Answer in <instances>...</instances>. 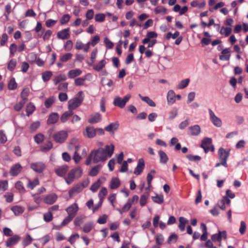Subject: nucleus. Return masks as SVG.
Wrapping results in <instances>:
<instances>
[{
  "label": "nucleus",
  "instance_id": "nucleus-6",
  "mask_svg": "<svg viewBox=\"0 0 248 248\" xmlns=\"http://www.w3.org/2000/svg\"><path fill=\"white\" fill-rule=\"evenodd\" d=\"M210 120L213 125L217 127H220L222 125V121L217 117L211 109H208Z\"/></svg>",
  "mask_w": 248,
  "mask_h": 248
},
{
  "label": "nucleus",
  "instance_id": "nucleus-43",
  "mask_svg": "<svg viewBox=\"0 0 248 248\" xmlns=\"http://www.w3.org/2000/svg\"><path fill=\"white\" fill-rule=\"evenodd\" d=\"M53 147V144L51 142L47 141L44 145L41 147V150L42 152H47L50 150Z\"/></svg>",
  "mask_w": 248,
  "mask_h": 248
},
{
  "label": "nucleus",
  "instance_id": "nucleus-44",
  "mask_svg": "<svg viewBox=\"0 0 248 248\" xmlns=\"http://www.w3.org/2000/svg\"><path fill=\"white\" fill-rule=\"evenodd\" d=\"M231 28L222 27L220 29L219 32L222 35H224L225 36H228L231 33Z\"/></svg>",
  "mask_w": 248,
  "mask_h": 248
},
{
  "label": "nucleus",
  "instance_id": "nucleus-50",
  "mask_svg": "<svg viewBox=\"0 0 248 248\" xmlns=\"http://www.w3.org/2000/svg\"><path fill=\"white\" fill-rule=\"evenodd\" d=\"M15 187L20 193H23L25 192V189L23 185L20 181H18L16 183Z\"/></svg>",
  "mask_w": 248,
  "mask_h": 248
},
{
  "label": "nucleus",
  "instance_id": "nucleus-27",
  "mask_svg": "<svg viewBox=\"0 0 248 248\" xmlns=\"http://www.w3.org/2000/svg\"><path fill=\"white\" fill-rule=\"evenodd\" d=\"M139 96H140V98L141 99L142 101L146 103L149 106L152 107H155V103L148 96H142L140 94H139Z\"/></svg>",
  "mask_w": 248,
  "mask_h": 248
},
{
  "label": "nucleus",
  "instance_id": "nucleus-17",
  "mask_svg": "<svg viewBox=\"0 0 248 248\" xmlns=\"http://www.w3.org/2000/svg\"><path fill=\"white\" fill-rule=\"evenodd\" d=\"M57 199V196L55 194L48 195L44 198V202L48 204L54 203Z\"/></svg>",
  "mask_w": 248,
  "mask_h": 248
},
{
  "label": "nucleus",
  "instance_id": "nucleus-15",
  "mask_svg": "<svg viewBox=\"0 0 248 248\" xmlns=\"http://www.w3.org/2000/svg\"><path fill=\"white\" fill-rule=\"evenodd\" d=\"M20 239V237L18 235H14V236L9 238L6 241V246L7 247H10L12 246L15 245L18 242Z\"/></svg>",
  "mask_w": 248,
  "mask_h": 248
},
{
  "label": "nucleus",
  "instance_id": "nucleus-54",
  "mask_svg": "<svg viewBox=\"0 0 248 248\" xmlns=\"http://www.w3.org/2000/svg\"><path fill=\"white\" fill-rule=\"evenodd\" d=\"M8 186V183L7 180H3L0 181V191H6Z\"/></svg>",
  "mask_w": 248,
  "mask_h": 248
},
{
  "label": "nucleus",
  "instance_id": "nucleus-28",
  "mask_svg": "<svg viewBox=\"0 0 248 248\" xmlns=\"http://www.w3.org/2000/svg\"><path fill=\"white\" fill-rule=\"evenodd\" d=\"M131 206L132 202L130 201V199H128L127 202L124 205L123 207L121 209H118L117 210L121 214H122L123 213L128 211L130 209Z\"/></svg>",
  "mask_w": 248,
  "mask_h": 248
},
{
  "label": "nucleus",
  "instance_id": "nucleus-33",
  "mask_svg": "<svg viewBox=\"0 0 248 248\" xmlns=\"http://www.w3.org/2000/svg\"><path fill=\"white\" fill-rule=\"evenodd\" d=\"M106 64V61L105 60H102L98 62L97 64L93 66V69L96 71H99L105 67Z\"/></svg>",
  "mask_w": 248,
  "mask_h": 248
},
{
  "label": "nucleus",
  "instance_id": "nucleus-56",
  "mask_svg": "<svg viewBox=\"0 0 248 248\" xmlns=\"http://www.w3.org/2000/svg\"><path fill=\"white\" fill-rule=\"evenodd\" d=\"M105 19V15L102 13L96 14L95 16V20L96 22H102Z\"/></svg>",
  "mask_w": 248,
  "mask_h": 248
},
{
  "label": "nucleus",
  "instance_id": "nucleus-39",
  "mask_svg": "<svg viewBox=\"0 0 248 248\" xmlns=\"http://www.w3.org/2000/svg\"><path fill=\"white\" fill-rule=\"evenodd\" d=\"M190 80L189 78H186L183 80H182L180 81L178 85V88L179 89H183L186 87L189 83Z\"/></svg>",
  "mask_w": 248,
  "mask_h": 248
},
{
  "label": "nucleus",
  "instance_id": "nucleus-4",
  "mask_svg": "<svg viewBox=\"0 0 248 248\" xmlns=\"http://www.w3.org/2000/svg\"><path fill=\"white\" fill-rule=\"evenodd\" d=\"M68 133L64 130H62L55 133L53 138L54 140L57 142L62 143L64 142L67 139Z\"/></svg>",
  "mask_w": 248,
  "mask_h": 248
},
{
  "label": "nucleus",
  "instance_id": "nucleus-35",
  "mask_svg": "<svg viewBox=\"0 0 248 248\" xmlns=\"http://www.w3.org/2000/svg\"><path fill=\"white\" fill-rule=\"evenodd\" d=\"M56 98L54 96H50L46 99L45 101L44 104L46 108H50L55 102Z\"/></svg>",
  "mask_w": 248,
  "mask_h": 248
},
{
  "label": "nucleus",
  "instance_id": "nucleus-34",
  "mask_svg": "<svg viewBox=\"0 0 248 248\" xmlns=\"http://www.w3.org/2000/svg\"><path fill=\"white\" fill-rule=\"evenodd\" d=\"M102 166L101 165H97L93 167L89 173V174L91 176H96L99 172L101 169Z\"/></svg>",
  "mask_w": 248,
  "mask_h": 248
},
{
  "label": "nucleus",
  "instance_id": "nucleus-59",
  "mask_svg": "<svg viewBox=\"0 0 248 248\" xmlns=\"http://www.w3.org/2000/svg\"><path fill=\"white\" fill-rule=\"evenodd\" d=\"M93 227V224L92 223H88L84 225L83 226V230L85 233L90 232Z\"/></svg>",
  "mask_w": 248,
  "mask_h": 248
},
{
  "label": "nucleus",
  "instance_id": "nucleus-48",
  "mask_svg": "<svg viewBox=\"0 0 248 248\" xmlns=\"http://www.w3.org/2000/svg\"><path fill=\"white\" fill-rule=\"evenodd\" d=\"M155 170H152L147 174V181L148 185H149V187H151V182H152V179L155 175Z\"/></svg>",
  "mask_w": 248,
  "mask_h": 248
},
{
  "label": "nucleus",
  "instance_id": "nucleus-47",
  "mask_svg": "<svg viewBox=\"0 0 248 248\" xmlns=\"http://www.w3.org/2000/svg\"><path fill=\"white\" fill-rule=\"evenodd\" d=\"M155 14H162L166 15L167 13V10L163 6H157L155 9Z\"/></svg>",
  "mask_w": 248,
  "mask_h": 248
},
{
  "label": "nucleus",
  "instance_id": "nucleus-63",
  "mask_svg": "<svg viewBox=\"0 0 248 248\" xmlns=\"http://www.w3.org/2000/svg\"><path fill=\"white\" fill-rule=\"evenodd\" d=\"M25 103L26 102L22 100L18 102L14 106L15 109L17 111H19L23 107Z\"/></svg>",
  "mask_w": 248,
  "mask_h": 248
},
{
  "label": "nucleus",
  "instance_id": "nucleus-9",
  "mask_svg": "<svg viewBox=\"0 0 248 248\" xmlns=\"http://www.w3.org/2000/svg\"><path fill=\"white\" fill-rule=\"evenodd\" d=\"M84 186L81 184H78L75 186L71 188L68 192L70 197H72L74 195L80 192Z\"/></svg>",
  "mask_w": 248,
  "mask_h": 248
},
{
  "label": "nucleus",
  "instance_id": "nucleus-19",
  "mask_svg": "<svg viewBox=\"0 0 248 248\" xmlns=\"http://www.w3.org/2000/svg\"><path fill=\"white\" fill-rule=\"evenodd\" d=\"M82 74V71L79 69L70 70L68 72V77L70 78H74L80 76Z\"/></svg>",
  "mask_w": 248,
  "mask_h": 248
},
{
  "label": "nucleus",
  "instance_id": "nucleus-11",
  "mask_svg": "<svg viewBox=\"0 0 248 248\" xmlns=\"http://www.w3.org/2000/svg\"><path fill=\"white\" fill-rule=\"evenodd\" d=\"M69 28L64 29L59 32L57 34V36L59 39L65 40L70 37Z\"/></svg>",
  "mask_w": 248,
  "mask_h": 248
},
{
  "label": "nucleus",
  "instance_id": "nucleus-13",
  "mask_svg": "<svg viewBox=\"0 0 248 248\" xmlns=\"http://www.w3.org/2000/svg\"><path fill=\"white\" fill-rule=\"evenodd\" d=\"M69 167L67 165H63L56 169L55 171L59 176H65V175L68 170Z\"/></svg>",
  "mask_w": 248,
  "mask_h": 248
},
{
  "label": "nucleus",
  "instance_id": "nucleus-46",
  "mask_svg": "<svg viewBox=\"0 0 248 248\" xmlns=\"http://www.w3.org/2000/svg\"><path fill=\"white\" fill-rule=\"evenodd\" d=\"M30 93V89L29 88H25L23 90L22 92L21 93V97L22 99V101L25 102H27L28 100L27 97L29 95Z\"/></svg>",
  "mask_w": 248,
  "mask_h": 248
},
{
  "label": "nucleus",
  "instance_id": "nucleus-25",
  "mask_svg": "<svg viewBox=\"0 0 248 248\" xmlns=\"http://www.w3.org/2000/svg\"><path fill=\"white\" fill-rule=\"evenodd\" d=\"M73 111L68 110L64 112L61 116L60 120L62 123H64L69 119V118L73 115Z\"/></svg>",
  "mask_w": 248,
  "mask_h": 248
},
{
  "label": "nucleus",
  "instance_id": "nucleus-37",
  "mask_svg": "<svg viewBox=\"0 0 248 248\" xmlns=\"http://www.w3.org/2000/svg\"><path fill=\"white\" fill-rule=\"evenodd\" d=\"M149 196V193L148 191L141 196L140 201L141 206H143L146 205Z\"/></svg>",
  "mask_w": 248,
  "mask_h": 248
},
{
  "label": "nucleus",
  "instance_id": "nucleus-30",
  "mask_svg": "<svg viewBox=\"0 0 248 248\" xmlns=\"http://www.w3.org/2000/svg\"><path fill=\"white\" fill-rule=\"evenodd\" d=\"M158 155L160 158V163L162 164H166L169 160V158L167 154L164 151L159 150L158 151Z\"/></svg>",
  "mask_w": 248,
  "mask_h": 248
},
{
  "label": "nucleus",
  "instance_id": "nucleus-8",
  "mask_svg": "<svg viewBox=\"0 0 248 248\" xmlns=\"http://www.w3.org/2000/svg\"><path fill=\"white\" fill-rule=\"evenodd\" d=\"M78 209L79 208L78 204L77 203H74L68 207L66 211L68 214V216L74 218L76 216Z\"/></svg>",
  "mask_w": 248,
  "mask_h": 248
},
{
  "label": "nucleus",
  "instance_id": "nucleus-42",
  "mask_svg": "<svg viewBox=\"0 0 248 248\" xmlns=\"http://www.w3.org/2000/svg\"><path fill=\"white\" fill-rule=\"evenodd\" d=\"M152 200L155 203L161 204L164 202V197L162 195H156L152 197Z\"/></svg>",
  "mask_w": 248,
  "mask_h": 248
},
{
  "label": "nucleus",
  "instance_id": "nucleus-1",
  "mask_svg": "<svg viewBox=\"0 0 248 248\" xmlns=\"http://www.w3.org/2000/svg\"><path fill=\"white\" fill-rule=\"evenodd\" d=\"M114 150L113 144L106 145L104 148H99L97 150L92 151L86 161V164L90 165L92 162L97 163L99 162H104L108 157L111 156Z\"/></svg>",
  "mask_w": 248,
  "mask_h": 248
},
{
  "label": "nucleus",
  "instance_id": "nucleus-23",
  "mask_svg": "<svg viewBox=\"0 0 248 248\" xmlns=\"http://www.w3.org/2000/svg\"><path fill=\"white\" fill-rule=\"evenodd\" d=\"M59 119V115L57 113H52L48 117L47 121L48 124H54L56 123Z\"/></svg>",
  "mask_w": 248,
  "mask_h": 248
},
{
  "label": "nucleus",
  "instance_id": "nucleus-14",
  "mask_svg": "<svg viewBox=\"0 0 248 248\" xmlns=\"http://www.w3.org/2000/svg\"><path fill=\"white\" fill-rule=\"evenodd\" d=\"M231 49L226 48L221 51V55L219 56V59L221 61H228L231 57Z\"/></svg>",
  "mask_w": 248,
  "mask_h": 248
},
{
  "label": "nucleus",
  "instance_id": "nucleus-58",
  "mask_svg": "<svg viewBox=\"0 0 248 248\" xmlns=\"http://www.w3.org/2000/svg\"><path fill=\"white\" fill-rule=\"evenodd\" d=\"M53 219V214L51 212L48 211L44 215V219L46 222H49Z\"/></svg>",
  "mask_w": 248,
  "mask_h": 248
},
{
  "label": "nucleus",
  "instance_id": "nucleus-31",
  "mask_svg": "<svg viewBox=\"0 0 248 248\" xmlns=\"http://www.w3.org/2000/svg\"><path fill=\"white\" fill-rule=\"evenodd\" d=\"M66 79V76L65 74H60L54 77L53 82L55 85H57L59 82L65 81Z\"/></svg>",
  "mask_w": 248,
  "mask_h": 248
},
{
  "label": "nucleus",
  "instance_id": "nucleus-62",
  "mask_svg": "<svg viewBox=\"0 0 248 248\" xmlns=\"http://www.w3.org/2000/svg\"><path fill=\"white\" fill-rule=\"evenodd\" d=\"M52 34V31L51 30H48L46 31L45 32L44 35L43 36V40L44 41L48 40L49 39V38H50Z\"/></svg>",
  "mask_w": 248,
  "mask_h": 248
},
{
  "label": "nucleus",
  "instance_id": "nucleus-52",
  "mask_svg": "<svg viewBox=\"0 0 248 248\" xmlns=\"http://www.w3.org/2000/svg\"><path fill=\"white\" fill-rule=\"evenodd\" d=\"M86 79L85 78H78L76 79L74 81L75 85L77 86L84 85Z\"/></svg>",
  "mask_w": 248,
  "mask_h": 248
},
{
  "label": "nucleus",
  "instance_id": "nucleus-49",
  "mask_svg": "<svg viewBox=\"0 0 248 248\" xmlns=\"http://www.w3.org/2000/svg\"><path fill=\"white\" fill-rule=\"evenodd\" d=\"M35 107L34 105L31 103L28 104L26 108V112L28 116H29L35 110Z\"/></svg>",
  "mask_w": 248,
  "mask_h": 248
},
{
  "label": "nucleus",
  "instance_id": "nucleus-40",
  "mask_svg": "<svg viewBox=\"0 0 248 248\" xmlns=\"http://www.w3.org/2000/svg\"><path fill=\"white\" fill-rule=\"evenodd\" d=\"M107 193L108 190L106 187H103L101 189L98 193V197L99 198L100 201H103V200Z\"/></svg>",
  "mask_w": 248,
  "mask_h": 248
},
{
  "label": "nucleus",
  "instance_id": "nucleus-21",
  "mask_svg": "<svg viewBox=\"0 0 248 248\" xmlns=\"http://www.w3.org/2000/svg\"><path fill=\"white\" fill-rule=\"evenodd\" d=\"M190 135L197 136L201 132V128L199 125H195L188 128Z\"/></svg>",
  "mask_w": 248,
  "mask_h": 248
},
{
  "label": "nucleus",
  "instance_id": "nucleus-16",
  "mask_svg": "<svg viewBox=\"0 0 248 248\" xmlns=\"http://www.w3.org/2000/svg\"><path fill=\"white\" fill-rule=\"evenodd\" d=\"M22 169L20 164L17 163L13 166L10 170V173L12 176H16L20 172Z\"/></svg>",
  "mask_w": 248,
  "mask_h": 248
},
{
  "label": "nucleus",
  "instance_id": "nucleus-12",
  "mask_svg": "<svg viewBox=\"0 0 248 248\" xmlns=\"http://www.w3.org/2000/svg\"><path fill=\"white\" fill-rule=\"evenodd\" d=\"M102 120V117L100 113H95L90 115L88 122L93 124L100 122Z\"/></svg>",
  "mask_w": 248,
  "mask_h": 248
},
{
  "label": "nucleus",
  "instance_id": "nucleus-41",
  "mask_svg": "<svg viewBox=\"0 0 248 248\" xmlns=\"http://www.w3.org/2000/svg\"><path fill=\"white\" fill-rule=\"evenodd\" d=\"M52 76V73L51 71H47L42 74V78L44 82L48 81Z\"/></svg>",
  "mask_w": 248,
  "mask_h": 248
},
{
  "label": "nucleus",
  "instance_id": "nucleus-55",
  "mask_svg": "<svg viewBox=\"0 0 248 248\" xmlns=\"http://www.w3.org/2000/svg\"><path fill=\"white\" fill-rule=\"evenodd\" d=\"M70 19V16L68 14L64 15L60 19L62 25L66 24Z\"/></svg>",
  "mask_w": 248,
  "mask_h": 248
},
{
  "label": "nucleus",
  "instance_id": "nucleus-45",
  "mask_svg": "<svg viewBox=\"0 0 248 248\" xmlns=\"http://www.w3.org/2000/svg\"><path fill=\"white\" fill-rule=\"evenodd\" d=\"M101 185V182L100 179H98L91 186L90 189L93 192H96Z\"/></svg>",
  "mask_w": 248,
  "mask_h": 248
},
{
  "label": "nucleus",
  "instance_id": "nucleus-7",
  "mask_svg": "<svg viewBox=\"0 0 248 248\" xmlns=\"http://www.w3.org/2000/svg\"><path fill=\"white\" fill-rule=\"evenodd\" d=\"M31 169L37 173L42 172L46 169V165L42 162H32L30 164Z\"/></svg>",
  "mask_w": 248,
  "mask_h": 248
},
{
  "label": "nucleus",
  "instance_id": "nucleus-36",
  "mask_svg": "<svg viewBox=\"0 0 248 248\" xmlns=\"http://www.w3.org/2000/svg\"><path fill=\"white\" fill-rule=\"evenodd\" d=\"M206 4L205 1H203L201 3H199L197 0H193L190 2V5L192 7H198L199 9L203 8Z\"/></svg>",
  "mask_w": 248,
  "mask_h": 248
},
{
  "label": "nucleus",
  "instance_id": "nucleus-38",
  "mask_svg": "<svg viewBox=\"0 0 248 248\" xmlns=\"http://www.w3.org/2000/svg\"><path fill=\"white\" fill-rule=\"evenodd\" d=\"M39 184V179L36 178L34 179L32 181L29 180L27 186L28 188L32 189L35 186H38Z\"/></svg>",
  "mask_w": 248,
  "mask_h": 248
},
{
  "label": "nucleus",
  "instance_id": "nucleus-26",
  "mask_svg": "<svg viewBox=\"0 0 248 248\" xmlns=\"http://www.w3.org/2000/svg\"><path fill=\"white\" fill-rule=\"evenodd\" d=\"M76 178H77L72 170L68 172L67 176H64V180L68 185L71 184Z\"/></svg>",
  "mask_w": 248,
  "mask_h": 248
},
{
  "label": "nucleus",
  "instance_id": "nucleus-24",
  "mask_svg": "<svg viewBox=\"0 0 248 248\" xmlns=\"http://www.w3.org/2000/svg\"><path fill=\"white\" fill-rule=\"evenodd\" d=\"M120 184L121 183L119 178L113 177L110 181L109 187L112 189H116L120 186Z\"/></svg>",
  "mask_w": 248,
  "mask_h": 248
},
{
  "label": "nucleus",
  "instance_id": "nucleus-61",
  "mask_svg": "<svg viewBox=\"0 0 248 248\" xmlns=\"http://www.w3.org/2000/svg\"><path fill=\"white\" fill-rule=\"evenodd\" d=\"M16 65V61L15 59L11 60L8 63V69L10 71H13Z\"/></svg>",
  "mask_w": 248,
  "mask_h": 248
},
{
  "label": "nucleus",
  "instance_id": "nucleus-18",
  "mask_svg": "<svg viewBox=\"0 0 248 248\" xmlns=\"http://www.w3.org/2000/svg\"><path fill=\"white\" fill-rule=\"evenodd\" d=\"M84 135L87 138H92L96 135V129L92 127H87Z\"/></svg>",
  "mask_w": 248,
  "mask_h": 248
},
{
  "label": "nucleus",
  "instance_id": "nucleus-20",
  "mask_svg": "<svg viewBox=\"0 0 248 248\" xmlns=\"http://www.w3.org/2000/svg\"><path fill=\"white\" fill-rule=\"evenodd\" d=\"M15 216H19L22 214L25 211V208L20 205H15L11 208Z\"/></svg>",
  "mask_w": 248,
  "mask_h": 248
},
{
  "label": "nucleus",
  "instance_id": "nucleus-10",
  "mask_svg": "<svg viewBox=\"0 0 248 248\" xmlns=\"http://www.w3.org/2000/svg\"><path fill=\"white\" fill-rule=\"evenodd\" d=\"M145 167L144 161L143 158L139 159L137 167H136L134 173L136 175H140L143 171Z\"/></svg>",
  "mask_w": 248,
  "mask_h": 248
},
{
  "label": "nucleus",
  "instance_id": "nucleus-2",
  "mask_svg": "<svg viewBox=\"0 0 248 248\" xmlns=\"http://www.w3.org/2000/svg\"><path fill=\"white\" fill-rule=\"evenodd\" d=\"M84 99L83 93L82 91L78 92L75 97L70 99L68 102V108L69 110L73 111L82 103Z\"/></svg>",
  "mask_w": 248,
  "mask_h": 248
},
{
  "label": "nucleus",
  "instance_id": "nucleus-64",
  "mask_svg": "<svg viewBox=\"0 0 248 248\" xmlns=\"http://www.w3.org/2000/svg\"><path fill=\"white\" fill-rule=\"evenodd\" d=\"M73 43L71 40L66 41L64 47L66 51H70L73 48Z\"/></svg>",
  "mask_w": 248,
  "mask_h": 248
},
{
  "label": "nucleus",
  "instance_id": "nucleus-57",
  "mask_svg": "<svg viewBox=\"0 0 248 248\" xmlns=\"http://www.w3.org/2000/svg\"><path fill=\"white\" fill-rule=\"evenodd\" d=\"M17 88V84L14 78L11 79L8 83V89L9 90H15Z\"/></svg>",
  "mask_w": 248,
  "mask_h": 248
},
{
  "label": "nucleus",
  "instance_id": "nucleus-22",
  "mask_svg": "<svg viewBox=\"0 0 248 248\" xmlns=\"http://www.w3.org/2000/svg\"><path fill=\"white\" fill-rule=\"evenodd\" d=\"M119 124L118 122L110 123L105 128V130L109 132L114 133L118 128Z\"/></svg>",
  "mask_w": 248,
  "mask_h": 248
},
{
  "label": "nucleus",
  "instance_id": "nucleus-32",
  "mask_svg": "<svg viewBox=\"0 0 248 248\" xmlns=\"http://www.w3.org/2000/svg\"><path fill=\"white\" fill-rule=\"evenodd\" d=\"M175 94L172 90H170L167 94V100L169 103L173 104L175 101Z\"/></svg>",
  "mask_w": 248,
  "mask_h": 248
},
{
  "label": "nucleus",
  "instance_id": "nucleus-53",
  "mask_svg": "<svg viewBox=\"0 0 248 248\" xmlns=\"http://www.w3.org/2000/svg\"><path fill=\"white\" fill-rule=\"evenodd\" d=\"M34 139L37 143L39 144L44 140V136L41 133H38L34 136Z\"/></svg>",
  "mask_w": 248,
  "mask_h": 248
},
{
  "label": "nucleus",
  "instance_id": "nucleus-5",
  "mask_svg": "<svg viewBox=\"0 0 248 248\" xmlns=\"http://www.w3.org/2000/svg\"><path fill=\"white\" fill-rule=\"evenodd\" d=\"M130 97V94H127L123 98H121L119 96H117L114 99L113 104L115 106L123 108L125 107L126 103L128 102Z\"/></svg>",
  "mask_w": 248,
  "mask_h": 248
},
{
  "label": "nucleus",
  "instance_id": "nucleus-29",
  "mask_svg": "<svg viewBox=\"0 0 248 248\" xmlns=\"http://www.w3.org/2000/svg\"><path fill=\"white\" fill-rule=\"evenodd\" d=\"M179 224L178 226L181 232H183L185 230V226L188 221L184 217H181L179 218Z\"/></svg>",
  "mask_w": 248,
  "mask_h": 248
},
{
  "label": "nucleus",
  "instance_id": "nucleus-60",
  "mask_svg": "<svg viewBox=\"0 0 248 248\" xmlns=\"http://www.w3.org/2000/svg\"><path fill=\"white\" fill-rule=\"evenodd\" d=\"M77 178L80 177L82 173V170L80 167L72 170Z\"/></svg>",
  "mask_w": 248,
  "mask_h": 248
},
{
  "label": "nucleus",
  "instance_id": "nucleus-3",
  "mask_svg": "<svg viewBox=\"0 0 248 248\" xmlns=\"http://www.w3.org/2000/svg\"><path fill=\"white\" fill-rule=\"evenodd\" d=\"M230 155V150H226L220 147L218 151V158L220 161H222V165L227 167V160Z\"/></svg>",
  "mask_w": 248,
  "mask_h": 248
},
{
  "label": "nucleus",
  "instance_id": "nucleus-51",
  "mask_svg": "<svg viewBox=\"0 0 248 248\" xmlns=\"http://www.w3.org/2000/svg\"><path fill=\"white\" fill-rule=\"evenodd\" d=\"M72 54L70 53H68L61 56L60 59V61L62 62H66L70 60L72 58Z\"/></svg>",
  "mask_w": 248,
  "mask_h": 248
}]
</instances>
